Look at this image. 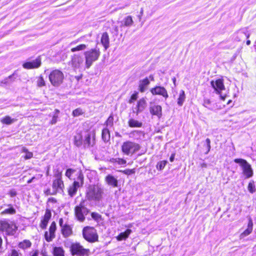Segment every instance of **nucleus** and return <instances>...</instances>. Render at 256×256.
Masks as SVG:
<instances>
[{"label": "nucleus", "mask_w": 256, "mask_h": 256, "mask_svg": "<svg viewBox=\"0 0 256 256\" xmlns=\"http://www.w3.org/2000/svg\"><path fill=\"white\" fill-rule=\"evenodd\" d=\"M210 104H211V101L210 100H209L208 98L204 99V102H203V106L204 107L208 108V109L212 110V108L210 107Z\"/></svg>", "instance_id": "47"}, {"label": "nucleus", "mask_w": 256, "mask_h": 256, "mask_svg": "<svg viewBox=\"0 0 256 256\" xmlns=\"http://www.w3.org/2000/svg\"><path fill=\"white\" fill-rule=\"evenodd\" d=\"M57 202L56 200L54 198H50L48 199V202L55 204Z\"/></svg>", "instance_id": "56"}, {"label": "nucleus", "mask_w": 256, "mask_h": 256, "mask_svg": "<svg viewBox=\"0 0 256 256\" xmlns=\"http://www.w3.org/2000/svg\"><path fill=\"white\" fill-rule=\"evenodd\" d=\"M174 156H175V154H172V155H171V156H170V160L171 162H172L174 161Z\"/></svg>", "instance_id": "58"}, {"label": "nucleus", "mask_w": 256, "mask_h": 256, "mask_svg": "<svg viewBox=\"0 0 256 256\" xmlns=\"http://www.w3.org/2000/svg\"><path fill=\"white\" fill-rule=\"evenodd\" d=\"M82 136L81 134H78L75 136L74 142L77 146H80L82 144Z\"/></svg>", "instance_id": "31"}, {"label": "nucleus", "mask_w": 256, "mask_h": 256, "mask_svg": "<svg viewBox=\"0 0 256 256\" xmlns=\"http://www.w3.org/2000/svg\"><path fill=\"white\" fill-rule=\"evenodd\" d=\"M82 234L84 239L89 242H94L98 240L96 230L93 227L84 228L82 230Z\"/></svg>", "instance_id": "7"}, {"label": "nucleus", "mask_w": 256, "mask_h": 256, "mask_svg": "<svg viewBox=\"0 0 256 256\" xmlns=\"http://www.w3.org/2000/svg\"><path fill=\"white\" fill-rule=\"evenodd\" d=\"M36 178L34 176L32 177V178L28 180V183L30 184L33 182V180Z\"/></svg>", "instance_id": "60"}, {"label": "nucleus", "mask_w": 256, "mask_h": 256, "mask_svg": "<svg viewBox=\"0 0 256 256\" xmlns=\"http://www.w3.org/2000/svg\"><path fill=\"white\" fill-rule=\"evenodd\" d=\"M70 250L72 255L77 256H88L90 250L87 248H84L79 243H74L70 247Z\"/></svg>", "instance_id": "10"}, {"label": "nucleus", "mask_w": 256, "mask_h": 256, "mask_svg": "<svg viewBox=\"0 0 256 256\" xmlns=\"http://www.w3.org/2000/svg\"><path fill=\"white\" fill-rule=\"evenodd\" d=\"M24 152H26V154L25 156L26 159H30L32 157L33 154L31 152H28V150L26 148H24Z\"/></svg>", "instance_id": "54"}, {"label": "nucleus", "mask_w": 256, "mask_h": 256, "mask_svg": "<svg viewBox=\"0 0 256 256\" xmlns=\"http://www.w3.org/2000/svg\"><path fill=\"white\" fill-rule=\"evenodd\" d=\"M111 162L112 163H117L120 165H124L126 163V161L121 158H113L110 160Z\"/></svg>", "instance_id": "36"}, {"label": "nucleus", "mask_w": 256, "mask_h": 256, "mask_svg": "<svg viewBox=\"0 0 256 256\" xmlns=\"http://www.w3.org/2000/svg\"><path fill=\"white\" fill-rule=\"evenodd\" d=\"M51 84L54 86H60L63 82L64 74L59 70H54L50 72L48 76Z\"/></svg>", "instance_id": "5"}, {"label": "nucleus", "mask_w": 256, "mask_h": 256, "mask_svg": "<svg viewBox=\"0 0 256 256\" xmlns=\"http://www.w3.org/2000/svg\"><path fill=\"white\" fill-rule=\"evenodd\" d=\"M206 144H210V140L208 138H206Z\"/></svg>", "instance_id": "63"}, {"label": "nucleus", "mask_w": 256, "mask_h": 256, "mask_svg": "<svg viewBox=\"0 0 256 256\" xmlns=\"http://www.w3.org/2000/svg\"><path fill=\"white\" fill-rule=\"evenodd\" d=\"M248 188V191L251 193H253L256 191V188L254 182H249Z\"/></svg>", "instance_id": "44"}, {"label": "nucleus", "mask_w": 256, "mask_h": 256, "mask_svg": "<svg viewBox=\"0 0 256 256\" xmlns=\"http://www.w3.org/2000/svg\"><path fill=\"white\" fill-rule=\"evenodd\" d=\"M53 253L54 256H64V250L61 247H54Z\"/></svg>", "instance_id": "34"}, {"label": "nucleus", "mask_w": 256, "mask_h": 256, "mask_svg": "<svg viewBox=\"0 0 256 256\" xmlns=\"http://www.w3.org/2000/svg\"><path fill=\"white\" fill-rule=\"evenodd\" d=\"M146 105L147 104L146 98H142L140 99L137 102L136 107V110L134 111V112L138 115L146 108Z\"/></svg>", "instance_id": "18"}, {"label": "nucleus", "mask_w": 256, "mask_h": 256, "mask_svg": "<svg viewBox=\"0 0 256 256\" xmlns=\"http://www.w3.org/2000/svg\"><path fill=\"white\" fill-rule=\"evenodd\" d=\"M78 176L74 178V182L68 188V194L70 197L74 196L78 188L82 186L84 184V176L82 172H78Z\"/></svg>", "instance_id": "4"}, {"label": "nucleus", "mask_w": 256, "mask_h": 256, "mask_svg": "<svg viewBox=\"0 0 256 256\" xmlns=\"http://www.w3.org/2000/svg\"><path fill=\"white\" fill-rule=\"evenodd\" d=\"M31 256H38V252L36 251Z\"/></svg>", "instance_id": "64"}, {"label": "nucleus", "mask_w": 256, "mask_h": 256, "mask_svg": "<svg viewBox=\"0 0 256 256\" xmlns=\"http://www.w3.org/2000/svg\"><path fill=\"white\" fill-rule=\"evenodd\" d=\"M57 121V116H54L50 123L52 124H55L56 122Z\"/></svg>", "instance_id": "57"}, {"label": "nucleus", "mask_w": 256, "mask_h": 256, "mask_svg": "<svg viewBox=\"0 0 256 256\" xmlns=\"http://www.w3.org/2000/svg\"><path fill=\"white\" fill-rule=\"evenodd\" d=\"M150 114L160 118L162 116V108L160 106L150 103L149 108Z\"/></svg>", "instance_id": "17"}, {"label": "nucleus", "mask_w": 256, "mask_h": 256, "mask_svg": "<svg viewBox=\"0 0 256 256\" xmlns=\"http://www.w3.org/2000/svg\"><path fill=\"white\" fill-rule=\"evenodd\" d=\"M150 92L153 95H160L162 96L166 100L168 97L166 89L160 86H156L150 90Z\"/></svg>", "instance_id": "16"}, {"label": "nucleus", "mask_w": 256, "mask_h": 256, "mask_svg": "<svg viewBox=\"0 0 256 256\" xmlns=\"http://www.w3.org/2000/svg\"><path fill=\"white\" fill-rule=\"evenodd\" d=\"M133 22L132 17L130 16L125 17L122 21V23L125 26H130L132 25Z\"/></svg>", "instance_id": "30"}, {"label": "nucleus", "mask_w": 256, "mask_h": 256, "mask_svg": "<svg viewBox=\"0 0 256 256\" xmlns=\"http://www.w3.org/2000/svg\"><path fill=\"white\" fill-rule=\"evenodd\" d=\"M7 256H19V253L16 250L12 249L8 253Z\"/></svg>", "instance_id": "48"}, {"label": "nucleus", "mask_w": 256, "mask_h": 256, "mask_svg": "<svg viewBox=\"0 0 256 256\" xmlns=\"http://www.w3.org/2000/svg\"><path fill=\"white\" fill-rule=\"evenodd\" d=\"M84 113V112L80 108H78L72 112V115L74 116H78Z\"/></svg>", "instance_id": "41"}, {"label": "nucleus", "mask_w": 256, "mask_h": 256, "mask_svg": "<svg viewBox=\"0 0 256 256\" xmlns=\"http://www.w3.org/2000/svg\"><path fill=\"white\" fill-rule=\"evenodd\" d=\"M40 65L41 58L38 56L34 60L24 63L22 66L26 69H33L39 68Z\"/></svg>", "instance_id": "15"}, {"label": "nucleus", "mask_w": 256, "mask_h": 256, "mask_svg": "<svg viewBox=\"0 0 256 256\" xmlns=\"http://www.w3.org/2000/svg\"><path fill=\"white\" fill-rule=\"evenodd\" d=\"M210 148H211L210 144L207 145L208 151L206 152V154H208V152H210Z\"/></svg>", "instance_id": "62"}, {"label": "nucleus", "mask_w": 256, "mask_h": 256, "mask_svg": "<svg viewBox=\"0 0 256 256\" xmlns=\"http://www.w3.org/2000/svg\"><path fill=\"white\" fill-rule=\"evenodd\" d=\"M132 232L130 229H127L124 232H121L116 236V239L118 241H121L126 239Z\"/></svg>", "instance_id": "25"}, {"label": "nucleus", "mask_w": 256, "mask_h": 256, "mask_svg": "<svg viewBox=\"0 0 256 256\" xmlns=\"http://www.w3.org/2000/svg\"><path fill=\"white\" fill-rule=\"evenodd\" d=\"M48 221L44 219H42L41 221L40 226L42 228H46Z\"/></svg>", "instance_id": "52"}, {"label": "nucleus", "mask_w": 256, "mask_h": 256, "mask_svg": "<svg viewBox=\"0 0 256 256\" xmlns=\"http://www.w3.org/2000/svg\"><path fill=\"white\" fill-rule=\"evenodd\" d=\"M10 208L4 210L2 212V214H14L16 212V210L12 206V204L8 205Z\"/></svg>", "instance_id": "37"}, {"label": "nucleus", "mask_w": 256, "mask_h": 256, "mask_svg": "<svg viewBox=\"0 0 256 256\" xmlns=\"http://www.w3.org/2000/svg\"><path fill=\"white\" fill-rule=\"evenodd\" d=\"M114 118L112 116H110L106 122V126L111 127L113 125Z\"/></svg>", "instance_id": "45"}, {"label": "nucleus", "mask_w": 256, "mask_h": 256, "mask_svg": "<svg viewBox=\"0 0 256 256\" xmlns=\"http://www.w3.org/2000/svg\"><path fill=\"white\" fill-rule=\"evenodd\" d=\"M250 36L248 29L244 28L238 30L233 34L232 38L234 40L237 42L244 41V40L248 38Z\"/></svg>", "instance_id": "12"}, {"label": "nucleus", "mask_w": 256, "mask_h": 256, "mask_svg": "<svg viewBox=\"0 0 256 256\" xmlns=\"http://www.w3.org/2000/svg\"><path fill=\"white\" fill-rule=\"evenodd\" d=\"M17 230V226L12 222L8 223L5 220H0V230L7 235H14Z\"/></svg>", "instance_id": "9"}, {"label": "nucleus", "mask_w": 256, "mask_h": 256, "mask_svg": "<svg viewBox=\"0 0 256 256\" xmlns=\"http://www.w3.org/2000/svg\"><path fill=\"white\" fill-rule=\"evenodd\" d=\"M150 84V80L148 78H146L144 79L140 80L138 85V90L141 92H144L146 89L147 86Z\"/></svg>", "instance_id": "23"}, {"label": "nucleus", "mask_w": 256, "mask_h": 256, "mask_svg": "<svg viewBox=\"0 0 256 256\" xmlns=\"http://www.w3.org/2000/svg\"><path fill=\"white\" fill-rule=\"evenodd\" d=\"M56 230V224L55 222H52L49 228V232L50 233V234L54 236L55 237L54 232Z\"/></svg>", "instance_id": "42"}, {"label": "nucleus", "mask_w": 256, "mask_h": 256, "mask_svg": "<svg viewBox=\"0 0 256 256\" xmlns=\"http://www.w3.org/2000/svg\"><path fill=\"white\" fill-rule=\"evenodd\" d=\"M32 243L29 240H25L18 244V247L25 250L31 246Z\"/></svg>", "instance_id": "29"}, {"label": "nucleus", "mask_w": 256, "mask_h": 256, "mask_svg": "<svg viewBox=\"0 0 256 256\" xmlns=\"http://www.w3.org/2000/svg\"><path fill=\"white\" fill-rule=\"evenodd\" d=\"M138 98V92H135L134 94H133L131 97L130 100H129V103L132 104L134 100H136Z\"/></svg>", "instance_id": "49"}, {"label": "nucleus", "mask_w": 256, "mask_h": 256, "mask_svg": "<svg viewBox=\"0 0 256 256\" xmlns=\"http://www.w3.org/2000/svg\"><path fill=\"white\" fill-rule=\"evenodd\" d=\"M72 66L75 70H78L80 72L85 70V63L84 64V60L82 56L80 54H74L71 60Z\"/></svg>", "instance_id": "8"}, {"label": "nucleus", "mask_w": 256, "mask_h": 256, "mask_svg": "<svg viewBox=\"0 0 256 256\" xmlns=\"http://www.w3.org/2000/svg\"><path fill=\"white\" fill-rule=\"evenodd\" d=\"M100 52L99 48H92L84 52L85 58V66L88 69L92 64L93 62L96 61L100 56Z\"/></svg>", "instance_id": "2"}, {"label": "nucleus", "mask_w": 256, "mask_h": 256, "mask_svg": "<svg viewBox=\"0 0 256 256\" xmlns=\"http://www.w3.org/2000/svg\"><path fill=\"white\" fill-rule=\"evenodd\" d=\"M128 126L132 128H140L142 124V122L132 118H131L128 120Z\"/></svg>", "instance_id": "28"}, {"label": "nucleus", "mask_w": 256, "mask_h": 256, "mask_svg": "<svg viewBox=\"0 0 256 256\" xmlns=\"http://www.w3.org/2000/svg\"><path fill=\"white\" fill-rule=\"evenodd\" d=\"M50 170V166H48V168H47L46 172V176H48L49 175Z\"/></svg>", "instance_id": "61"}, {"label": "nucleus", "mask_w": 256, "mask_h": 256, "mask_svg": "<svg viewBox=\"0 0 256 256\" xmlns=\"http://www.w3.org/2000/svg\"><path fill=\"white\" fill-rule=\"evenodd\" d=\"M253 229V222L251 218H249L247 228L242 232L240 236V239L244 238V237L248 236L252 231Z\"/></svg>", "instance_id": "22"}, {"label": "nucleus", "mask_w": 256, "mask_h": 256, "mask_svg": "<svg viewBox=\"0 0 256 256\" xmlns=\"http://www.w3.org/2000/svg\"><path fill=\"white\" fill-rule=\"evenodd\" d=\"M167 164V161L166 160H162L156 164V168L158 170H162L165 167L166 164Z\"/></svg>", "instance_id": "40"}, {"label": "nucleus", "mask_w": 256, "mask_h": 256, "mask_svg": "<svg viewBox=\"0 0 256 256\" xmlns=\"http://www.w3.org/2000/svg\"><path fill=\"white\" fill-rule=\"evenodd\" d=\"M186 99V95L184 92L183 90H181L180 92L179 96L178 99V104L180 106H182Z\"/></svg>", "instance_id": "33"}, {"label": "nucleus", "mask_w": 256, "mask_h": 256, "mask_svg": "<svg viewBox=\"0 0 256 256\" xmlns=\"http://www.w3.org/2000/svg\"><path fill=\"white\" fill-rule=\"evenodd\" d=\"M87 47V45L85 44H80L78 46H76L73 48L71 49V51L72 52H75L76 51H80L86 49Z\"/></svg>", "instance_id": "38"}, {"label": "nucleus", "mask_w": 256, "mask_h": 256, "mask_svg": "<svg viewBox=\"0 0 256 256\" xmlns=\"http://www.w3.org/2000/svg\"><path fill=\"white\" fill-rule=\"evenodd\" d=\"M101 44H102L105 50H107L110 46L109 36L107 32H104L100 40Z\"/></svg>", "instance_id": "24"}, {"label": "nucleus", "mask_w": 256, "mask_h": 256, "mask_svg": "<svg viewBox=\"0 0 256 256\" xmlns=\"http://www.w3.org/2000/svg\"><path fill=\"white\" fill-rule=\"evenodd\" d=\"M63 220L62 218H60L59 220V224L61 228H62L64 226H62Z\"/></svg>", "instance_id": "59"}, {"label": "nucleus", "mask_w": 256, "mask_h": 256, "mask_svg": "<svg viewBox=\"0 0 256 256\" xmlns=\"http://www.w3.org/2000/svg\"><path fill=\"white\" fill-rule=\"evenodd\" d=\"M234 162L239 164L245 178H249L253 176L254 172L252 166L246 160L236 158L234 160Z\"/></svg>", "instance_id": "3"}, {"label": "nucleus", "mask_w": 256, "mask_h": 256, "mask_svg": "<svg viewBox=\"0 0 256 256\" xmlns=\"http://www.w3.org/2000/svg\"><path fill=\"white\" fill-rule=\"evenodd\" d=\"M51 217V212L50 210H46L43 219L49 220Z\"/></svg>", "instance_id": "50"}, {"label": "nucleus", "mask_w": 256, "mask_h": 256, "mask_svg": "<svg viewBox=\"0 0 256 256\" xmlns=\"http://www.w3.org/2000/svg\"><path fill=\"white\" fill-rule=\"evenodd\" d=\"M105 182L108 186L114 188H116L118 186V180L117 178L111 174H108L106 176Z\"/></svg>", "instance_id": "21"}, {"label": "nucleus", "mask_w": 256, "mask_h": 256, "mask_svg": "<svg viewBox=\"0 0 256 256\" xmlns=\"http://www.w3.org/2000/svg\"><path fill=\"white\" fill-rule=\"evenodd\" d=\"M16 121L14 118H12L10 116H6L1 119L0 122L4 124H10Z\"/></svg>", "instance_id": "35"}, {"label": "nucleus", "mask_w": 256, "mask_h": 256, "mask_svg": "<svg viewBox=\"0 0 256 256\" xmlns=\"http://www.w3.org/2000/svg\"><path fill=\"white\" fill-rule=\"evenodd\" d=\"M102 138L104 142H108L110 140V133L107 128L103 129L102 131Z\"/></svg>", "instance_id": "32"}, {"label": "nucleus", "mask_w": 256, "mask_h": 256, "mask_svg": "<svg viewBox=\"0 0 256 256\" xmlns=\"http://www.w3.org/2000/svg\"><path fill=\"white\" fill-rule=\"evenodd\" d=\"M144 134L142 131L134 130L130 134V137L134 138L136 140H138L140 138L141 136H144Z\"/></svg>", "instance_id": "27"}, {"label": "nucleus", "mask_w": 256, "mask_h": 256, "mask_svg": "<svg viewBox=\"0 0 256 256\" xmlns=\"http://www.w3.org/2000/svg\"><path fill=\"white\" fill-rule=\"evenodd\" d=\"M74 212L77 219L82 222L85 219V216L88 214V210L82 204H80L75 207Z\"/></svg>", "instance_id": "11"}, {"label": "nucleus", "mask_w": 256, "mask_h": 256, "mask_svg": "<svg viewBox=\"0 0 256 256\" xmlns=\"http://www.w3.org/2000/svg\"><path fill=\"white\" fill-rule=\"evenodd\" d=\"M52 189L57 194L64 192V184L62 178H56L53 180Z\"/></svg>", "instance_id": "13"}, {"label": "nucleus", "mask_w": 256, "mask_h": 256, "mask_svg": "<svg viewBox=\"0 0 256 256\" xmlns=\"http://www.w3.org/2000/svg\"><path fill=\"white\" fill-rule=\"evenodd\" d=\"M62 232L64 237H68L72 234V229L70 226L65 224L62 228Z\"/></svg>", "instance_id": "26"}, {"label": "nucleus", "mask_w": 256, "mask_h": 256, "mask_svg": "<svg viewBox=\"0 0 256 256\" xmlns=\"http://www.w3.org/2000/svg\"><path fill=\"white\" fill-rule=\"evenodd\" d=\"M104 194V190L101 185L90 184L86 189V197L89 201L100 202L102 200Z\"/></svg>", "instance_id": "1"}, {"label": "nucleus", "mask_w": 256, "mask_h": 256, "mask_svg": "<svg viewBox=\"0 0 256 256\" xmlns=\"http://www.w3.org/2000/svg\"><path fill=\"white\" fill-rule=\"evenodd\" d=\"M120 172L126 174L130 175L131 174L135 173V170L134 169H131V170L126 169L124 170H121Z\"/></svg>", "instance_id": "51"}, {"label": "nucleus", "mask_w": 256, "mask_h": 256, "mask_svg": "<svg viewBox=\"0 0 256 256\" xmlns=\"http://www.w3.org/2000/svg\"><path fill=\"white\" fill-rule=\"evenodd\" d=\"M44 236L46 240L50 242L54 238V236L50 234V233L48 232H46L44 234Z\"/></svg>", "instance_id": "46"}, {"label": "nucleus", "mask_w": 256, "mask_h": 256, "mask_svg": "<svg viewBox=\"0 0 256 256\" xmlns=\"http://www.w3.org/2000/svg\"><path fill=\"white\" fill-rule=\"evenodd\" d=\"M210 84L216 92L218 94H220L222 90H225L224 82L222 79H218L216 80H212L210 82Z\"/></svg>", "instance_id": "14"}, {"label": "nucleus", "mask_w": 256, "mask_h": 256, "mask_svg": "<svg viewBox=\"0 0 256 256\" xmlns=\"http://www.w3.org/2000/svg\"><path fill=\"white\" fill-rule=\"evenodd\" d=\"M36 82L37 86L39 87H42L45 86V82L42 76H40L38 77Z\"/></svg>", "instance_id": "43"}, {"label": "nucleus", "mask_w": 256, "mask_h": 256, "mask_svg": "<svg viewBox=\"0 0 256 256\" xmlns=\"http://www.w3.org/2000/svg\"><path fill=\"white\" fill-rule=\"evenodd\" d=\"M140 148L139 144L131 141L125 142L122 146V152L127 156L136 153Z\"/></svg>", "instance_id": "6"}, {"label": "nucleus", "mask_w": 256, "mask_h": 256, "mask_svg": "<svg viewBox=\"0 0 256 256\" xmlns=\"http://www.w3.org/2000/svg\"><path fill=\"white\" fill-rule=\"evenodd\" d=\"M44 194L46 195H55L56 193L54 192V190L52 189L51 190L50 189H48L44 191Z\"/></svg>", "instance_id": "53"}, {"label": "nucleus", "mask_w": 256, "mask_h": 256, "mask_svg": "<svg viewBox=\"0 0 256 256\" xmlns=\"http://www.w3.org/2000/svg\"><path fill=\"white\" fill-rule=\"evenodd\" d=\"M82 172L80 170H75L72 168H68L66 172L65 175L70 180L76 178L78 176V172Z\"/></svg>", "instance_id": "20"}, {"label": "nucleus", "mask_w": 256, "mask_h": 256, "mask_svg": "<svg viewBox=\"0 0 256 256\" xmlns=\"http://www.w3.org/2000/svg\"><path fill=\"white\" fill-rule=\"evenodd\" d=\"M8 194L10 197H14L17 194V192L14 189H12L9 191Z\"/></svg>", "instance_id": "55"}, {"label": "nucleus", "mask_w": 256, "mask_h": 256, "mask_svg": "<svg viewBox=\"0 0 256 256\" xmlns=\"http://www.w3.org/2000/svg\"><path fill=\"white\" fill-rule=\"evenodd\" d=\"M54 176L56 178H62V172L60 171L58 168H56L54 169Z\"/></svg>", "instance_id": "39"}, {"label": "nucleus", "mask_w": 256, "mask_h": 256, "mask_svg": "<svg viewBox=\"0 0 256 256\" xmlns=\"http://www.w3.org/2000/svg\"><path fill=\"white\" fill-rule=\"evenodd\" d=\"M94 144V136L92 138V135L90 133H86L84 136V139L83 140L82 144L84 146L88 148L92 146Z\"/></svg>", "instance_id": "19"}]
</instances>
